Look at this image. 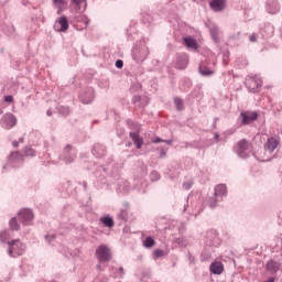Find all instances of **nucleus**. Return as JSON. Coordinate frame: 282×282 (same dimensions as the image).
<instances>
[{
	"label": "nucleus",
	"mask_w": 282,
	"mask_h": 282,
	"mask_svg": "<svg viewBox=\"0 0 282 282\" xmlns=\"http://www.w3.org/2000/svg\"><path fill=\"white\" fill-rule=\"evenodd\" d=\"M9 240H10V231L8 230L0 231V241L2 243H6Z\"/></svg>",
	"instance_id": "cd10ccee"
},
{
	"label": "nucleus",
	"mask_w": 282,
	"mask_h": 282,
	"mask_svg": "<svg viewBox=\"0 0 282 282\" xmlns=\"http://www.w3.org/2000/svg\"><path fill=\"white\" fill-rule=\"evenodd\" d=\"M228 195V189L225 184H219L215 187L214 197H218V199H224Z\"/></svg>",
	"instance_id": "4468645a"
},
{
	"label": "nucleus",
	"mask_w": 282,
	"mask_h": 282,
	"mask_svg": "<svg viewBox=\"0 0 282 282\" xmlns=\"http://www.w3.org/2000/svg\"><path fill=\"white\" fill-rule=\"evenodd\" d=\"M163 142L165 143V144H173V140H163Z\"/></svg>",
	"instance_id": "09e8293b"
},
{
	"label": "nucleus",
	"mask_w": 282,
	"mask_h": 282,
	"mask_svg": "<svg viewBox=\"0 0 282 282\" xmlns=\"http://www.w3.org/2000/svg\"><path fill=\"white\" fill-rule=\"evenodd\" d=\"M209 270L213 274H221L224 272V264L219 261L213 262Z\"/></svg>",
	"instance_id": "aec40b11"
},
{
	"label": "nucleus",
	"mask_w": 282,
	"mask_h": 282,
	"mask_svg": "<svg viewBox=\"0 0 282 282\" xmlns=\"http://www.w3.org/2000/svg\"><path fill=\"white\" fill-rule=\"evenodd\" d=\"M54 6H65V0H53Z\"/></svg>",
	"instance_id": "a19ab883"
},
{
	"label": "nucleus",
	"mask_w": 282,
	"mask_h": 282,
	"mask_svg": "<svg viewBox=\"0 0 282 282\" xmlns=\"http://www.w3.org/2000/svg\"><path fill=\"white\" fill-rule=\"evenodd\" d=\"M160 158H166V150L161 149Z\"/></svg>",
	"instance_id": "49530a36"
},
{
	"label": "nucleus",
	"mask_w": 282,
	"mask_h": 282,
	"mask_svg": "<svg viewBox=\"0 0 282 282\" xmlns=\"http://www.w3.org/2000/svg\"><path fill=\"white\" fill-rule=\"evenodd\" d=\"M279 147V141H276L275 138L268 139L267 143L264 144L265 151H269V153H273V151Z\"/></svg>",
	"instance_id": "a211bd4d"
},
{
	"label": "nucleus",
	"mask_w": 282,
	"mask_h": 282,
	"mask_svg": "<svg viewBox=\"0 0 282 282\" xmlns=\"http://www.w3.org/2000/svg\"><path fill=\"white\" fill-rule=\"evenodd\" d=\"M73 3H75V6H77V8L82 10V12H85V10H87V0H73Z\"/></svg>",
	"instance_id": "a878e982"
},
{
	"label": "nucleus",
	"mask_w": 282,
	"mask_h": 282,
	"mask_svg": "<svg viewBox=\"0 0 282 282\" xmlns=\"http://www.w3.org/2000/svg\"><path fill=\"white\" fill-rule=\"evenodd\" d=\"M132 57L135 63H144L149 57V47L145 44H140L133 47Z\"/></svg>",
	"instance_id": "f257e3e1"
},
{
	"label": "nucleus",
	"mask_w": 282,
	"mask_h": 282,
	"mask_svg": "<svg viewBox=\"0 0 282 282\" xmlns=\"http://www.w3.org/2000/svg\"><path fill=\"white\" fill-rule=\"evenodd\" d=\"M23 140H24L23 138H20V139H19V142H23Z\"/></svg>",
	"instance_id": "864d4df0"
},
{
	"label": "nucleus",
	"mask_w": 282,
	"mask_h": 282,
	"mask_svg": "<svg viewBox=\"0 0 282 282\" xmlns=\"http://www.w3.org/2000/svg\"><path fill=\"white\" fill-rule=\"evenodd\" d=\"M24 154L26 158H34V155H36V151H34L32 148H25Z\"/></svg>",
	"instance_id": "2f4dec72"
},
{
	"label": "nucleus",
	"mask_w": 282,
	"mask_h": 282,
	"mask_svg": "<svg viewBox=\"0 0 282 282\" xmlns=\"http://www.w3.org/2000/svg\"><path fill=\"white\" fill-rule=\"evenodd\" d=\"M192 187H193V181H187L183 183V188H185V191H189V188Z\"/></svg>",
	"instance_id": "c9c22d12"
},
{
	"label": "nucleus",
	"mask_w": 282,
	"mask_h": 282,
	"mask_svg": "<svg viewBox=\"0 0 282 282\" xmlns=\"http://www.w3.org/2000/svg\"><path fill=\"white\" fill-rule=\"evenodd\" d=\"M186 206H187V205L184 206V209H183V210H186Z\"/></svg>",
	"instance_id": "13d9d810"
},
{
	"label": "nucleus",
	"mask_w": 282,
	"mask_h": 282,
	"mask_svg": "<svg viewBox=\"0 0 282 282\" xmlns=\"http://www.w3.org/2000/svg\"><path fill=\"white\" fill-rule=\"evenodd\" d=\"M139 107H144V104H139Z\"/></svg>",
	"instance_id": "6e6d98bb"
},
{
	"label": "nucleus",
	"mask_w": 282,
	"mask_h": 282,
	"mask_svg": "<svg viewBox=\"0 0 282 282\" xmlns=\"http://www.w3.org/2000/svg\"><path fill=\"white\" fill-rule=\"evenodd\" d=\"M210 36L213 39V41H215L216 43H219V26L215 25L213 26L210 30Z\"/></svg>",
	"instance_id": "393cba45"
},
{
	"label": "nucleus",
	"mask_w": 282,
	"mask_h": 282,
	"mask_svg": "<svg viewBox=\"0 0 282 282\" xmlns=\"http://www.w3.org/2000/svg\"><path fill=\"white\" fill-rule=\"evenodd\" d=\"M150 180L151 182H158V180H160V173H158V171H152L150 174Z\"/></svg>",
	"instance_id": "473e14b6"
},
{
	"label": "nucleus",
	"mask_w": 282,
	"mask_h": 282,
	"mask_svg": "<svg viewBox=\"0 0 282 282\" xmlns=\"http://www.w3.org/2000/svg\"><path fill=\"white\" fill-rule=\"evenodd\" d=\"M263 85V82L259 78V75H254L253 77H249L246 80V87L252 93L257 94L259 93V89H261Z\"/></svg>",
	"instance_id": "39448f33"
},
{
	"label": "nucleus",
	"mask_w": 282,
	"mask_h": 282,
	"mask_svg": "<svg viewBox=\"0 0 282 282\" xmlns=\"http://www.w3.org/2000/svg\"><path fill=\"white\" fill-rule=\"evenodd\" d=\"M130 138L137 149H142V145L144 144V139L140 137V132H130Z\"/></svg>",
	"instance_id": "2eb2a0df"
},
{
	"label": "nucleus",
	"mask_w": 282,
	"mask_h": 282,
	"mask_svg": "<svg viewBox=\"0 0 282 282\" xmlns=\"http://www.w3.org/2000/svg\"><path fill=\"white\" fill-rule=\"evenodd\" d=\"M78 151L76 148H74L72 144H67L64 148L63 153L61 154L59 159L65 162V164H73V162L76 160Z\"/></svg>",
	"instance_id": "7ed1b4c3"
},
{
	"label": "nucleus",
	"mask_w": 282,
	"mask_h": 282,
	"mask_svg": "<svg viewBox=\"0 0 282 282\" xmlns=\"http://www.w3.org/2000/svg\"><path fill=\"white\" fill-rule=\"evenodd\" d=\"M45 239L48 243H52V241H54L56 239L55 235H47L45 236Z\"/></svg>",
	"instance_id": "58836bf2"
},
{
	"label": "nucleus",
	"mask_w": 282,
	"mask_h": 282,
	"mask_svg": "<svg viewBox=\"0 0 282 282\" xmlns=\"http://www.w3.org/2000/svg\"><path fill=\"white\" fill-rule=\"evenodd\" d=\"M217 202H221V199L219 197H212L208 199V206H210L212 208H216L217 207Z\"/></svg>",
	"instance_id": "7c9ffc66"
},
{
	"label": "nucleus",
	"mask_w": 282,
	"mask_h": 282,
	"mask_svg": "<svg viewBox=\"0 0 282 282\" xmlns=\"http://www.w3.org/2000/svg\"><path fill=\"white\" fill-rule=\"evenodd\" d=\"M249 41H250L251 43H257V35H254V34L250 35V36H249Z\"/></svg>",
	"instance_id": "37998d69"
},
{
	"label": "nucleus",
	"mask_w": 282,
	"mask_h": 282,
	"mask_svg": "<svg viewBox=\"0 0 282 282\" xmlns=\"http://www.w3.org/2000/svg\"><path fill=\"white\" fill-rule=\"evenodd\" d=\"M18 219L23 226H31L34 213H32V209H21L18 214Z\"/></svg>",
	"instance_id": "0eeeda50"
},
{
	"label": "nucleus",
	"mask_w": 282,
	"mask_h": 282,
	"mask_svg": "<svg viewBox=\"0 0 282 282\" xmlns=\"http://www.w3.org/2000/svg\"><path fill=\"white\" fill-rule=\"evenodd\" d=\"M241 124H250L251 122H254L257 118H259V113L257 111L253 112H241Z\"/></svg>",
	"instance_id": "f8f14e48"
},
{
	"label": "nucleus",
	"mask_w": 282,
	"mask_h": 282,
	"mask_svg": "<svg viewBox=\"0 0 282 282\" xmlns=\"http://www.w3.org/2000/svg\"><path fill=\"white\" fill-rule=\"evenodd\" d=\"M83 184H84L85 191H87V182H84Z\"/></svg>",
	"instance_id": "603ef678"
},
{
	"label": "nucleus",
	"mask_w": 282,
	"mask_h": 282,
	"mask_svg": "<svg viewBox=\"0 0 282 282\" xmlns=\"http://www.w3.org/2000/svg\"><path fill=\"white\" fill-rule=\"evenodd\" d=\"M119 272H120V276H124V268L120 267Z\"/></svg>",
	"instance_id": "de8ad7c7"
},
{
	"label": "nucleus",
	"mask_w": 282,
	"mask_h": 282,
	"mask_svg": "<svg viewBox=\"0 0 282 282\" xmlns=\"http://www.w3.org/2000/svg\"><path fill=\"white\" fill-rule=\"evenodd\" d=\"M236 153L239 158H250V142L242 139L237 143Z\"/></svg>",
	"instance_id": "423d86ee"
},
{
	"label": "nucleus",
	"mask_w": 282,
	"mask_h": 282,
	"mask_svg": "<svg viewBox=\"0 0 282 282\" xmlns=\"http://www.w3.org/2000/svg\"><path fill=\"white\" fill-rule=\"evenodd\" d=\"M115 65L117 69H122V67H124V62H122V59H117Z\"/></svg>",
	"instance_id": "4c0bfd02"
},
{
	"label": "nucleus",
	"mask_w": 282,
	"mask_h": 282,
	"mask_svg": "<svg viewBox=\"0 0 282 282\" xmlns=\"http://www.w3.org/2000/svg\"><path fill=\"white\" fill-rule=\"evenodd\" d=\"M91 153L95 155V158H105L107 155V148L100 143H97L93 147Z\"/></svg>",
	"instance_id": "ddd939ff"
},
{
	"label": "nucleus",
	"mask_w": 282,
	"mask_h": 282,
	"mask_svg": "<svg viewBox=\"0 0 282 282\" xmlns=\"http://www.w3.org/2000/svg\"><path fill=\"white\" fill-rule=\"evenodd\" d=\"M183 41L186 47H189L191 50H197V41L195 39L184 37Z\"/></svg>",
	"instance_id": "b1692460"
},
{
	"label": "nucleus",
	"mask_w": 282,
	"mask_h": 282,
	"mask_svg": "<svg viewBox=\"0 0 282 282\" xmlns=\"http://www.w3.org/2000/svg\"><path fill=\"white\" fill-rule=\"evenodd\" d=\"M267 272H270L271 274H276L279 270H281V265L279 262L274 260H269L265 265Z\"/></svg>",
	"instance_id": "f3484780"
},
{
	"label": "nucleus",
	"mask_w": 282,
	"mask_h": 282,
	"mask_svg": "<svg viewBox=\"0 0 282 282\" xmlns=\"http://www.w3.org/2000/svg\"><path fill=\"white\" fill-rule=\"evenodd\" d=\"M3 169H4V170L8 169V165H4Z\"/></svg>",
	"instance_id": "4d7b16f0"
},
{
	"label": "nucleus",
	"mask_w": 282,
	"mask_h": 282,
	"mask_svg": "<svg viewBox=\"0 0 282 282\" xmlns=\"http://www.w3.org/2000/svg\"><path fill=\"white\" fill-rule=\"evenodd\" d=\"M209 6L214 12H221L224 10V0H212Z\"/></svg>",
	"instance_id": "4be33fe9"
},
{
	"label": "nucleus",
	"mask_w": 282,
	"mask_h": 282,
	"mask_svg": "<svg viewBox=\"0 0 282 282\" xmlns=\"http://www.w3.org/2000/svg\"><path fill=\"white\" fill-rule=\"evenodd\" d=\"M188 65V57L186 55H181L177 57L176 67L177 69H186Z\"/></svg>",
	"instance_id": "412c9836"
},
{
	"label": "nucleus",
	"mask_w": 282,
	"mask_h": 282,
	"mask_svg": "<svg viewBox=\"0 0 282 282\" xmlns=\"http://www.w3.org/2000/svg\"><path fill=\"white\" fill-rule=\"evenodd\" d=\"M152 142H153L154 144H160V142H164V139H162V138H160V137H156V138H154V139L152 140Z\"/></svg>",
	"instance_id": "79ce46f5"
},
{
	"label": "nucleus",
	"mask_w": 282,
	"mask_h": 282,
	"mask_svg": "<svg viewBox=\"0 0 282 282\" xmlns=\"http://www.w3.org/2000/svg\"><path fill=\"white\" fill-rule=\"evenodd\" d=\"M9 250L8 253L10 257L17 258L21 257L23 252H25V245L21 242L20 239L12 240L11 242L8 241Z\"/></svg>",
	"instance_id": "f03ea898"
},
{
	"label": "nucleus",
	"mask_w": 282,
	"mask_h": 282,
	"mask_svg": "<svg viewBox=\"0 0 282 282\" xmlns=\"http://www.w3.org/2000/svg\"><path fill=\"white\" fill-rule=\"evenodd\" d=\"M55 8L57 9V14H63V6H55Z\"/></svg>",
	"instance_id": "c03bdc74"
},
{
	"label": "nucleus",
	"mask_w": 282,
	"mask_h": 282,
	"mask_svg": "<svg viewBox=\"0 0 282 282\" xmlns=\"http://www.w3.org/2000/svg\"><path fill=\"white\" fill-rule=\"evenodd\" d=\"M153 254H154L155 259H160V257H164V250L156 249V250H154Z\"/></svg>",
	"instance_id": "72a5a7b5"
},
{
	"label": "nucleus",
	"mask_w": 282,
	"mask_h": 282,
	"mask_svg": "<svg viewBox=\"0 0 282 282\" xmlns=\"http://www.w3.org/2000/svg\"><path fill=\"white\" fill-rule=\"evenodd\" d=\"M46 116H52V111L50 109L46 111Z\"/></svg>",
	"instance_id": "3c124183"
},
{
	"label": "nucleus",
	"mask_w": 282,
	"mask_h": 282,
	"mask_svg": "<svg viewBox=\"0 0 282 282\" xmlns=\"http://www.w3.org/2000/svg\"><path fill=\"white\" fill-rule=\"evenodd\" d=\"M174 105H175L177 111H182L184 109V100H182V98H180V97L174 98Z\"/></svg>",
	"instance_id": "bb28decb"
},
{
	"label": "nucleus",
	"mask_w": 282,
	"mask_h": 282,
	"mask_svg": "<svg viewBox=\"0 0 282 282\" xmlns=\"http://www.w3.org/2000/svg\"><path fill=\"white\" fill-rule=\"evenodd\" d=\"M1 124L4 129H12L17 124V117L12 113H7L2 117Z\"/></svg>",
	"instance_id": "9d476101"
},
{
	"label": "nucleus",
	"mask_w": 282,
	"mask_h": 282,
	"mask_svg": "<svg viewBox=\"0 0 282 282\" xmlns=\"http://www.w3.org/2000/svg\"><path fill=\"white\" fill-rule=\"evenodd\" d=\"M100 268H101L100 264H97V270H100Z\"/></svg>",
	"instance_id": "5fc2aeb1"
},
{
	"label": "nucleus",
	"mask_w": 282,
	"mask_h": 282,
	"mask_svg": "<svg viewBox=\"0 0 282 282\" xmlns=\"http://www.w3.org/2000/svg\"><path fill=\"white\" fill-rule=\"evenodd\" d=\"M119 217H121V219H127V210H121Z\"/></svg>",
	"instance_id": "a18cd8bd"
},
{
	"label": "nucleus",
	"mask_w": 282,
	"mask_h": 282,
	"mask_svg": "<svg viewBox=\"0 0 282 282\" xmlns=\"http://www.w3.org/2000/svg\"><path fill=\"white\" fill-rule=\"evenodd\" d=\"M8 160L11 164H21V162H23V154L11 152Z\"/></svg>",
	"instance_id": "6ab92c4d"
},
{
	"label": "nucleus",
	"mask_w": 282,
	"mask_h": 282,
	"mask_svg": "<svg viewBox=\"0 0 282 282\" xmlns=\"http://www.w3.org/2000/svg\"><path fill=\"white\" fill-rule=\"evenodd\" d=\"M13 147H14V149H17V147H19V141H13Z\"/></svg>",
	"instance_id": "8fccbe9b"
},
{
	"label": "nucleus",
	"mask_w": 282,
	"mask_h": 282,
	"mask_svg": "<svg viewBox=\"0 0 282 282\" xmlns=\"http://www.w3.org/2000/svg\"><path fill=\"white\" fill-rule=\"evenodd\" d=\"M54 30L57 32H67V30H69V21L67 20V17H61L58 21L55 22Z\"/></svg>",
	"instance_id": "1a4fd4ad"
},
{
	"label": "nucleus",
	"mask_w": 282,
	"mask_h": 282,
	"mask_svg": "<svg viewBox=\"0 0 282 282\" xmlns=\"http://www.w3.org/2000/svg\"><path fill=\"white\" fill-rule=\"evenodd\" d=\"M4 102H14V97L12 95H8L4 97Z\"/></svg>",
	"instance_id": "ea45409f"
},
{
	"label": "nucleus",
	"mask_w": 282,
	"mask_h": 282,
	"mask_svg": "<svg viewBox=\"0 0 282 282\" xmlns=\"http://www.w3.org/2000/svg\"><path fill=\"white\" fill-rule=\"evenodd\" d=\"M144 248H153L155 246V240L153 237H147L145 240L143 241Z\"/></svg>",
	"instance_id": "c85d7f7f"
},
{
	"label": "nucleus",
	"mask_w": 282,
	"mask_h": 282,
	"mask_svg": "<svg viewBox=\"0 0 282 282\" xmlns=\"http://www.w3.org/2000/svg\"><path fill=\"white\" fill-rule=\"evenodd\" d=\"M100 221L105 228H113V226H116V223L111 216L101 217Z\"/></svg>",
	"instance_id": "5701e85b"
},
{
	"label": "nucleus",
	"mask_w": 282,
	"mask_h": 282,
	"mask_svg": "<svg viewBox=\"0 0 282 282\" xmlns=\"http://www.w3.org/2000/svg\"><path fill=\"white\" fill-rule=\"evenodd\" d=\"M9 226L12 230H19L20 225H19V220H17V217H13L10 219Z\"/></svg>",
	"instance_id": "c756f323"
},
{
	"label": "nucleus",
	"mask_w": 282,
	"mask_h": 282,
	"mask_svg": "<svg viewBox=\"0 0 282 282\" xmlns=\"http://www.w3.org/2000/svg\"><path fill=\"white\" fill-rule=\"evenodd\" d=\"M198 72L200 76H213L215 74V69L213 68V65L209 61L202 62L198 67Z\"/></svg>",
	"instance_id": "6e6552de"
},
{
	"label": "nucleus",
	"mask_w": 282,
	"mask_h": 282,
	"mask_svg": "<svg viewBox=\"0 0 282 282\" xmlns=\"http://www.w3.org/2000/svg\"><path fill=\"white\" fill-rule=\"evenodd\" d=\"M79 100L84 105H89V102H94V88H87L79 95Z\"/></svg>",
	"instance_id": "9b49d317"
},
{
	"label": "nucleus",
	"mask_w": 282,
	"mask_h": 282,
	"mask_svg": "<svg viewBox=\"0 0 282 282\" xmlns=\"http://www.w3.org/2000/svg\"><path fill=\"white\" fill-rule=\"evenodd\" d=\"M267 10L269 14H276L281 10V6L276 0H269L267 3Z\"/></svg>",
	"instance_id": "dca6fc26"
},
{
	"label": "nucleus",
	"mask_w": 282,
	"mask_h": 282,
	"mask_svg": "<svg viewBox=\"0 0 282 282\" xmlns=\"http://www.w3.org/2000/svg\"><path fill=\"white\" fill-rule=\"evenodd\" d=\"M59 113H62V116H69L70 110L67 107H61L59 108Z\"/></svg>",
	"instance_id": "f704fd0d"
},
{
	"label": "nucleus",
	"mask_w": 282,
	"mask_h": 282,
	"mask_svg": "<svg viewBox=\"0 0 282 282\" xmlns=\"http://www.w3.org/2000/svg\"><path fill=\"white\" fill-rule=\"evenodd\" d=\"M96 258L98 259L99 263H109L111 261V249L106 245H101L96 249Z\"/></svg>",
	"instance_id": "20e7f679"
},
{
	"label": "nucleus",
	"mask_w": 282,
	"mask_h": 282,
	"mask_svg": "<svg viewBox=\"0 0 282 282\" xmlns=\"http://www.w3.org/2000/svg\"><path fill=\"white\" fill-rule=\"evenodd\" d=\"M133 105H138V102H142V97L140 95H135L132 98Z\"/></svg>",
	"instance_id": "e433bc0d"
}]
</instances>
